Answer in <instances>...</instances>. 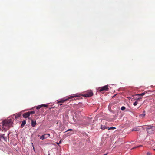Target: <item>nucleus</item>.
<instances>
[{"mask_svg": "<svg viewBox=\"0 0 155 155\" xmlns=\"http://www.w3.org/2000/svg\"><path fill=\"white\" fill-rule=\"evenodd\" d=\"M3 128L5 129H8L12 125V120H7L3 121Z\"/></svg>", "mask_w": 155, "mask_h": 155, "instance_id": "obj_1", "label": "nucleus"}, {"mask_svg": "<svg viewBox=\"0 0 155 155\" xmlns=\"http://www.w3.org/2000/svg\"><path fill=\"white\" fill-rule=\"evenodd\" d=\"M145 128L147 132L149 134H152L154 133L155 127L152 126H147Z\"/></svg>", "mask_w": 155, "mask_h": 155, "instance_id": "obj_2", "label": "nucleus"}, {"mask_svg": "<svg viewBox=\"0 0 155 155\" xmlns=\"http://www.w3.org/2000/svg\"><path fill=\"white\" fill-rule=\"evenodd\" d=\"M78 97V95L76 94H74L72 96H70L69 97H68L67 98L65 99H61L60 100L57 102V103L58 104L60 103H64L66 101H67L70 99L73 98L74 97Z\"/></svg>", "mask_w": 155, "mask_h": 155, "instance_id": "obj_3", "label": "nucleus"}, {"mask_svg": "<svg viewBox=\"0 0 155 155\" xmlns=\"http://www.w3.org/2000/svg\"><path fill=\"white\" fill-rule=\"evenodd\" d=\"M93 94V92L90 90L87 91L85 94L82 95V96L85 97H88L92 96Z\"/></svg>", "mask_w": 155, "mask_h": 155, "instance_id": "obj_4", "label": "nucleus"}, {"mask_svg": "<svg viewBox=\"0 0 155 155\" xmlns=\"http://www.w3.org/2000/svg\"><path fill=\"white\" fill-rule=\"evenodd\" d=\"M97 90L100 92H102L104 91H108V85H107L103 87H99L98 88Z\"/></svg>", "mask_w": 155, "mask_h": 155, "instance_id": "obj_5", "label": "nucleus"}, {"mask_svg": "<svg viewBox=\"0 0 155 155\" xmlns=\"http://www.w3.org/2000/svg\"><path fill=\"white\" fill-rule=\"evenodd\" d=\"M29 116V114L28 112L24 113L23 115V117L24 118L28 117Z\"/></svg>", "mask_w": 155, "mask_h": 155, "instance_id": "obj_6", "label": "nucleus"}, {"mask_svg": "<svg viewBox=\"0 0 155 155\" xmlns=\"http://www.w3.org/2000/svg\"><path fill=\"white\" fill-rule=\"evenodd\" d=\"M50 136V135L49 134H45L44 135H42L40 137V139L41 140H43L44 139H45V136Z\"/></svg>", "mask_w": 155, "mask_h": 155, "instance_id": "obj_7", "label": "nucleus"}, {"mask_svg": "<svg viewBox=\"0 0 155 155\" xmlns=\"http://www.w3.org/2000/svg\"><path fill=\"white\" fill-rule=\"evenodd\" d=\"M31 126L32 127H34L36 124V121H34L32 119H31Z\"/></svg>", "mask_w": 155, "mask_h": 155, "instance_id": "obj_8", "label": "nucleus"}, {"mask_svg": "<svg viewBox=\"0 0 155 155\" xmlns=\"http://www.w3.org/2000/svg\"><path fill=\"white\" fill-rule=\"evenodd\" d=\"M147 93V92L145 91L142 93L138 94H137L136 95L137 96H143L144 95Z\"/></svg>", "mask_w": 155, "mask_h": 155, "instance_id": "obj_9", "label": "nucleus"}, {"mask_svg": "<svg viewBox=\"0 0 155 155\" xmlns=\"http://www.w3.org/2000/svg\"><path fill=\"white\" fill-rule=\"evenodd\" d=\"M4 134H3L2 136H0V138H3L5 141H6L7 138L4 137Z\"/></svg>", "mask_w": 155, "mask_h": 155, "instance_id": "obj_10", "label": "nucleus"}, {"mask_svg": "<svg viewBox=\"0 0 155 155\" xmlns=\"http://www.w3.org/2000/svg\"><path fill=\"white\" fill-rule=\"evenodd\" d=\"M26 122L25 120H24L22 121V123L21 125V127L22 128H23L24 126L26 124Z\"/></svg>", "mask_w": 155, "mask_h": 155, "instance_id": "obj_11", "label": "nucleus"}, {"mask_svg": "<svg viewBox=\"0 0 155 155\" xmlns=\"http://www.w3.org/2000/svg\"><path fill=\"white\" fill-rule=\"evenodd\" d=\"M145 111H143V113L142 114H141L140 115V117H143L145 116Z\"/></svg>", "mask_w": 155, "mask_h": 155, "instance_id": "obj_12", "label": "nucleus"}, {"mask_svg": "<svg viewBox=\"0 0 155 155\" xmlns=\"http://www.w3.org/2000/svg\"><path fill=\"white\" fill-rule=\"evenodd\" d=\"M21 115V114L20 113H18L15 116V118L16 119H18V118H19Z\"/></svg>", "mask_w": 155, "mask_h": 155, "instance_id": "obj_13", "label": "nucleus"}, {"mask_svg": "<svg viewBox=\"0 0 155 155\" xmlns=\"http://www.w3.org/2000/svg\"><path fill=\"white\" fill-rule=\"evenodd\" d=\"M101 129L103 130H104L105 129H108V127H106L102 125H101Z\"/></svg>", "mask_w": 155, "mask_h": 155, "instance_id": "obj_14", "label": "nucleus"}, {"mask_svg": "<svg viewBox=\"0 0 155 155\" xmlns=\"http://www.w3.org/2000/svg\"><path fill=\"white\" fill-rule=\"evenodd\" d=\"M28 112L29 114V115L30 114H33L35 113V111H31Z\"/></svg>", "mask_w": 155, "mask_h": 155, "instance_id": "obj_15", "label": "nucleus"}, {"mask_svg": "<svg viewBox=\"0 0 155 155\" xmlns=\"http://www.w3.org/2000/svg\"><path fill=\"white\" fill-rule=\"evenodd\" d=\"M139 129L137 128H134L132 130V131H138Z\"/></svg>", "mask_w": 155, "mask_h": 155, "instance_id": "obj_16", "label": "nucleus"}, {"mask_svg": "<svg viewBox=\"0 0 155 155\" xmlns=\"http://www.w3.org/2000/svg\"><path fill=\"white\" fill-rule=\"evenodd\" d=\"M146 155H152V153L148 151L147 152Z\"/></svg>", "mask_w": 155, "mask_h": 155, "instance_id": "obj_17", "label": "nucleus"}, {"mask_svg": "<svg viewBox=\"0 0 155 155\" xmlns=\"http://www.w3.org/2000/svg\"><path fill=\"white\" fill-rule=\"evenodd\" d=\"M116 129L115 127H110V128L108 127V130H113V129Z\"/></svg>", "mask_w": 155, "mask_h": 155, "instance_id": "obj_18", "label": "nucleus"}, {"mask_svg": "<svg viewBox=\"0 0 155 155\" xmlns=\"http://www.w3.org/2000/svg\"><path fill=\"white\" fill-rule=\"evenodd\" d=\"M138 104V102L137 101H136L134 103L133 105L134 106H136Z\"/></svg>", "mask_w": 155, "mask_h": 155, "instance_id": "obj_19", "label": "nucleus"}, {"mask_svg": "<svg viewBox=\"0 0 155 155\" xmlns=\"http://www.w3.org/2000/svg\"><path fill=\"white\" fill-rule=\"evenodd\" d=\"M41 107H42V106H41V105H39L37 107L36 109H39Z\"/></svg>", "mask_w": 155, "mask_h": 155, "instance_id": "obj_20", "label": "nucleus"}, {"mask_svg": "<svg viewBox=\"0 0 155 155\" xmlns=\"http://www.w3.org/2000/svg\"><path fill=\"white\" fill-rule=\"evenodd\" d=\"M125 107L124 106H122L121 107V109L122 110H124L125 109Z\"/></svg>", "mask_w": 155, "mask_h": 155, "instance_id": "obj_21", "label": "nucleus"}, {"mask_svg": "<svg viewBox=\"0 0 155 155\" xmlns=\"http://www.w3.org/2000/svg\"><path fill=\"white\" fill-rule=\"evenodd\" d=\"M41 105L42 107H48V105L45 104H43Z\"/></svg>", "mask_w": 155, "mask_h": 155, "instance_id": "obj_22", "label": "nucleus"}, {"mask_svg": "<svg viewBox=\"0 0 155 155\" xmlns=\"http://www.w3.org/2000/svg\"><path fill=\"white\" fill-rule=\"evenodd\" d=\"M73 130L72 129H68L67 131H66V132H67V131H72Z\"/></svg>", "mask_w": 155, "mask_h": 155, "instance_id": "obj_23", "label": "nucleus"}, {"mask_svg": "<svg viewBox=\"0 0 155 155\" xmlns=\"http://www.w3.org/2000/svg\"><path fill=\"white\" fill-rule=\"evenodd\" d=\"M143 147V146L142 145H139V146H137V147Z\"/></svg>", "mask_w": 155, "mask_h": 155, "instance_id": "obj_24", "label": "nucleus"}, {"mask_svg": "<svg viewBox=\"0 0 155 155\" xmlns=\"http://www.w3.org/2000/svg\"><path fill=\"white\" fill-rule=\"evenodd\" d=\"M61 140H60L58 143H57L58 145H59V144L61 143Z\"/></svg>", "mask_w": 155, "mask_h": 155, "instance_id": "obj_25", "label": "nucleus"}, {"mask_svg": "<svg viewBox=\"0 0 155 155\" xmlns=\"http://www.w3.org/2000/svg\"><path fill=\"white\" fill-rule=\"evenodd\" d=\"M33 150H34V152H35V148L34 147V146H33Z\"/></svg>", "mask_w": 155, "mask_h": 155, "instance_id": "obj_26", "label": "nucleus"}, {"mask_svg": "<svg viewBox=\"0 0 155 155\" xmlns=\"http://www.w3.org/2000/svg\"><path fill=\"white\" fill-rule=\"evenodd\" d=\"M48 137V136H45V139L47 138Z\"/></svg>", "mask_w": 155, "mask_h": 155, "instance_id": "obj_27", "label": "nucleus"}, {"mask_svg": "<svg viewBox=\"0 0 155 155\" xmlns=\"http://www.w3.org/2000/svg\"><path fill=\"white\" fill-rule=\"evenodd\" d=\"M141 99V97L138 98H137V100H140V99Z\"/></svg>", "mask_w": 155, "mask_h": 155, "instance_id": "obj_28", "label": "nucleus"}, {"mask_svg": "<svg viewBox=\"0 0 155 155\" xmlns=\"http://www.w3.org/2000/svg\"><path fill=\"white\" fill-rule=\"evenodd\" d=\"M138 148L137 147V146L136 147H134L133 149H135L136 148Z\"/></svg>", "mask_w": 155, "mask_h": 155, "instance_id": "obj_29", "label": "nucleus"}, {"mask_svg": "<svg viewBox=\"0 0 155 155\" xmlns=\"http://www.w3.org/2000/svg\"><path fill=\"white\" fill-rule=\"evenodd\" d=\"M62 105V104H60L59 105Z\"/></svg>", "mask_w": 155, "mask_h": 155, "instance_id": "obj_30", "label": "nucleus"}, {"mask_svg": "<svg viewBox=\"0 0 155 155\" xmlns=\"http://www.w3.org/2000/svg\"><path fill=\"white\" fill-rule=\"evenodd\" d=\"M28 119H30V118L29 117H28Z\"/></svg>", "mask_w": 155, "mask_h": 155, "instance_id": "obj_31", "label": "nucleus"}, {"mask_svg": "<svg viewBox=\"0 0 155 155\" xmlns=\"http://www.w3.org/2000/svg\"><path fill=\"white\" fill-rule=\"evenodd\" d=\"M154 150H155V149H154Z\"/></svg>", "mask_w": 155, "mask_h": 155, "instance_id": "obj_32", "label": "nucleus"}]
</instances>
